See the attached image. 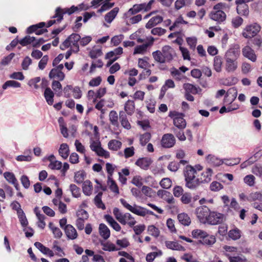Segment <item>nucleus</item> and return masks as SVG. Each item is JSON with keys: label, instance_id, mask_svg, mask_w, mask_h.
Returning <instances> with one entry per match:
<instances>
[{"label": "nucleus", "instance_id": "nucleus-1", "mask_svg": "<svg viewBox=\"0 0 262 262\" xmlns=\"http://www.w3.org/2000/svg\"><path fill=\"white\" fill-rule=\"evenodd\" d=\"M238 57L239 53L234 49H230L226 52L224 56V67L226 72L232 73L236 70L238 64Z\"/></svg>", "mask_w": 262, "mask_h": 262}, {"label": "nucleus", "instance_id": "nucleus-2", "mask_svg": "<svg viewBox=\"0 0 262 262\" xmlns=\"http://www.w3.org/2000/svg\"><path fill=\"white\" fill-rule=\"evenodd\" d=\"M229 8V6L225 3H219L213 6L212 10L209 13V17L217 24H222L226 19L227 15L225 11Z\"/></svg>", "mask_w": 262, "mask_h": 262}, {"label": "nucleus", "instance_id": "nucleus-3", "mask_svg": "<svg viewBox=\"0 0 262 262\" xmlns=\"http://www.w3.org/2000/svg\"><path fill=\"white\" fill-rule=\"evenodd\" d=\"M120 201L124 208L139 216H145L146 214L155 215L154 213L152 211L148 210L140 206H138L135 204H134L133 206L130 205L125 200L123 199H121Z\"/></svg>", "mask_w": 262, "mask_h": 262}, {"label": "nucleus", "instance_id": "nucleus-4", "mask_svg": "<svg viewBox=\"0 0 262 262\" xmlns=\"http://www.w3.org/2000/svg\"><path fill=\"white\" fill-rule=\"evenodd\" d=\"M261 27L257 23L247 25L243 29L242 34L245 38H252L255 36L260 31Z\"/></svg>", "mask_w": 262, "mask_h": 262}, {"label": "nucleus", "instance_id": "nucleus-5", "mask_svg": "<svg viewBox=\"0 0 262 262\" xmlns=\"http://www.w3.org/2000/svg\"><path fill=\"white\" fill-rule=\"evenodd\" d=\"M78 10V8L75 6H72L70 8H66L64 9H61L60 7H57L55 10V14L52 18H57V22L60 23L63 19V15L64 14L71 15Z\"/></svg>", "mask_w": 262, "mask_h": 262}, {"label": "nucleus", "instance_id": "nucleus-6", "mask_svg": "<svg viewBox=\"0 0 262 262\" xmlns=\"http://www.w3.org/2000/svg\"><path fill=\"white\" fill-rule=\"evenodd\" d=\"M211 211L206 206L197 207L195 209V214L199 221L203 224L207 223Z\"/></svg>", "mask_w": 262, "mask_h": 262}, {"label": "nucleus", "instance_id": "nucleus-7", "mask_svg": "<svg viewBox=\"0 0 262 262\" xmlns=\"http://www.w3.org/2000/svg\"><path fill=\"white\" fill-rule=\"evenodd\" d=\"M224 215L216 211H211L207 220V223L210 225H217L222 223Z\"/></svg>", "mask_w": 262, "mask_h": 262}, {"label": "nucleus", "instance_id": "nucleus-8", "mask_svg": "<svg viewBox=\"0 0 262 262\" xmlns=\"http://www.w3.org/2000/svg\"><path fill=\"white\" fill-rule=\"evenodd\" d=\"M176 143V139L174 136L171 134H166L164 135L161 139V145L164 148H170L174 146Z\"/></svg>", "mask_w": 262, "mask_h": 262}, {"label": "nucleus", "instance_id": "nucleus-9", "mask_svg": "<svg viewBox=\"0 0 262 262\" xmlns=\"http://www.w3.org/2000/svg\"><path fill=\"white\" fill-rule=\"evenodd\" d=\"M73 53H77L79 51L78 42H80V36L77 33H72L69 36Z\"/></svg>", "mask_w": 262, "mask_h": 262}, {"label": "nucleus", "instance_id": "nucleus-10", "mask_svg": "<svg viewBox=\"0 0 262 262\" xmlns=\"http://www.w3.org/2000/svg\"><path fill=\"white\" fill-rule=\"evenodd\" d=\"M243 56L252 62H255L257 56L254 51L249 46H246L242 49Z\"/></svg>", "mask_w": 262, "mask_h": 262}, {"label": "nucleus", "instance_id": "nucleus-11", "mask_svg": "<svg viewBox=\"0 0 262 262\" xmlns=\"http://www.w3.org/2000/svg\"><path fill=\"white\" fill-rule=\"evenodd\" d=\"M152 163L151 158L145 157L138 159L135 164L143 170H147Z\"/></svg>", "mask_w": 262, "mask_h": 262}, {"label": "nucleus", "instance_id": "nucleus-12", "mask_svg": "<svg viewBox=\"0 0 262 262\" xmlns=\"http://www.w3.org/2000/svg\"><path fill=\"white\" fill-rule=\"evenodd\" d=\"M121 219L122 220L119 222L124 225L127 224L130 227H133L136 223L134 217L129 213H123Z\"/></svg>", "mask_w": 262, "mask_h": 262}, {"label": "nucleus", "instance_id": "nucleus-13", "mask_svg": "<svg viewBox=\"0 0 262 262\" xmlns=\"http://www.w3.org/2000/svg\"><path fill=\"white\" fill-rule=\"evenodd\" d=\"M247 2L238 3L236 0L235 4L237 5V13L241 15L247 16L249 14L248 6L246 4Z\"/></svg>", "mask_w": 262, "mask_h": 262}, {"label": "nucleus", "instance_id": "nucleus-14", "mask_svg": "<svg viewBox=\"0 0 262 262\" xmlns=\"http://www.w3.org/2000/svg\"><path fill=\"white\" fill-rule=\"evenodd\" d=\"M162 52L166 62H169L173 59V55L174 52L171 47L169 46H164L162 48Z\"/></svg>", "mask_w": 262, "mask_h": 262}, {"label": "nucleus", "instance_id": "nucleus-15", "mask_svg": "<svg viewBox=\"0 0 262 262\" xmlns=\"http://www.w3.org/2000/svg\"><path fill=\"white\" fill-rule=\"evenodd\" d=\"M185 186L189 189L192 190L196 189L201 183L200 179L196 177H193V178L185 180Z\"/></svg>", "mask_w": 262, "mask_h": 262}, {"label": "nucleus", "instance_id": "nucleus-16", "mask_svg": "<svg viewBox=\"0 0 262 262\" xmlns=\"http://www.w3.org/2000/svg\"><path fill=\"white\" fill-rule=\"evenodd\" d=\"M66 235L68 239H74L77 237V233L75 228L71 225H67L64 228Z\"/></svg>", "mask_w": 262, "mask_h": 262}, {"label": "nucleus", "instance_id": "nucleus-17", "mask_svg": "<svg viewBox=\"0 0 262 262\" xmlns=\"http://www.w3.org/2000/svg\"><path fill=\"white\" fill-rule=\"evenodd\" d=\"M163 21V17L160 15L152 17L147 23L145 27L147 29H151L154 27L160 24Z\"/></svg>", "mask_w": 262, "mask_h": 262}, {"label": "nucleus", "instance_id": "nucleus-18", "mask_svg": "<svg viewBox=\"0 0 262 262\" xmlns=\"http://www.w3.org/2000/svg\"><path fill=\"white\" fill-rule=\"evenodd\" d=\"M207 162L214 166H219L224 163V160L220 159L214 155L209 154L206 157Z\"/></svg>", "mask_w": 262, "mask_h": 262}, {"label": "nucleus", "instance_id": "nucleus-19", "mask_svg": "<svg viewBox=\"0 0 262 262\" xmlns=\"http://www.w3.org/2000/svg\"><path fill=\"white\" fill-rule=\"evenodd\" d=\"M105 221L108 224L116 231H120L121 230V226L120 225L113 219V217L109 215L105 214L104 216Z\"/></svg>", "mask_w": 262, "mask_h": 262}, {"label": "nucleus", "instance_id": "nucleus-20", "mask_svg": "<svg viewBox=\"0 0 262 262\" xmlns=\"http://www.w3.org/2000/svg\"><path fill=\"white\" fill-rule=\"evenodd\" d=\"M196 170L191 165H187L184 169L185 180L193 178L195 177Z\"/></svg>", "mask_w": 262, "mask_h": 262}, {"label": "nucleus", "instance_id": "nucleus-21", "mask_svg": "<svg viewBox=\"0 0 262 262\" xmlns=\"http://www.w3.org/2000/svg\"><path fill=\"white\" fill-rule=\"evenodd\" d=\"M119 120L121 125L126 129H129L131 128V125L128 122L126 115L124 111H121L119 112Z\"/></svg>", "mask_w": 262, "mask_h": 262}, {"label": "nucleus", "instance_id": "nucleus-22", "mask_svg": "<svg viewBox=\"0 0 262 262\" xmlns=\"http://www.w3.org/2000/svg\"><path fill=\"white\" fill-rule=\"evenodd\" d=\"M184 116L177 117L173 121L174 127L172 128L184 129L186 126V121L184 119Z\"/></svg>", "mask_w": 262, "mask_h": 262}, {"label": "nucleus", "instance_id": "nucleus-23", "mask_svg": "<svg viewBox=\"0 0 262 262\" xmlns=\"http://www.w3.org/2000/svg\"><path fill=\"white\" fill-rule=\"evenodd\" d=\"M99 231L100 235L104 239H107L110 237V230L104 224L101 223L99 225Z\"/></svg>", "mask_w": 262, "mask_h": 262}, {"label": "nucleus", "instance_id": "nucleus-24", "mask_svg": "<svg viewBox=\"0 0 262 262\" xmlns=\"http://www.w3.org/2000/svg\"><path fill=\"white\" fill-rule=\"evenodd\" d=\"M165 245L168 249L172 250L184 251V248L178 242L172 241H166Z\"/></svg>", "mask_w": 262, "mask_h": 262}, {"label": "nucleus", "instance_id": "nucleus-25", "mask_svg": "<svg viewBox=\"0 0 262 262\" xmlns=\"http://www.w3.org/2000/svg\"><path fill=\"white\" fill-rule=\"evenodd\" d=\"M216 242L215 237L213 235H209L208 233L202 239L199 240V242L203 245L211 246Z\"/></svg>", "mask_w": 262, "mask_h": 262}, {"label": "nucleus", "instance_id": "nucleus-26", "mask_svg": "<svg viewBox=\"0 0 262 262\" xmlns=\"http://www.w3.org/2000/svg\"><path fill=\"white\" fill-rule=\"evenodd\" d=\"M50 79L56 78L60 81H62L65 77L64 74L61 71H57L55 69H52L49 75Z\"/></svg>", "mask_w": 262, "mask_h": 262}, {"label": "nucleus", "instance_id": "nucleus-27", "mask_svg": "<svg viewBox=\"0 0 262 262\" xmlns=\"http://www.w3.org/2000/svg\"><path fill=\"white\" fill-rule=\"evenodd\" d=\"M188 22L184 20L182 15H180L174 21L172 25L170 26V31H173L175 29H180L182 24L186 25Z\"/></svg>", "mask_w": 262, "mask_h": 262}, {"label": "nucleus", "instance_id": "nucleus-28", "mask_svg": "<svg viewBox=\"0 0 262 262\" xmlns=\"http://www.w3.org/2000/svg\"><path fill=\"white\" fill-rule=\"evenodd\" d=\"M69 148L67 143H62L58 150L59 155L63 159H66L69 155Z\"/></svg>", "mask_w": 262, "mask_h": 262}, {"label": "nucleus", "instance_id": "nucleus-29", "mask_svg": "<svg viewBox=\"0 0 262 262\" xmlns=\"http://www.w3.org/2000/svg\"><path fill=\"white\" fill-rule=\"evenodd\" d=\"M178 220L180 223L184 226H189L191 223L190 217L185 213L179 214L178 215Z\"/></svg>", "mask_w": 262, "mask_h": 262}, {"label": "nucleus", "instance_id": "nucleus-30", "mask_svg": "<svg viewBox=\"0 0 262 262\" xmlns=\"http://www.w3.org/2000/svg\"><path fill=\"white\" fill-rule=\"evenodd\" d=\"M212 170L208 168L206 170L202 173V177L200 181L202 183H208L211 180Z\"/></svg>", "mask_w": 262, "mask_h": 262}, {"label": "nucleus", "instance_id": "nucleus-31", "mask_svg": "<svg viewBox=\"0 0 262 262\" xmlns=\"http://www.w3.org/2000/svg\"><path fill=\"white\" fill-rule=\"evenodd\" d=\"M58 121L61 134L64 138H68L69 136L68 129L66 126V124L64 121L63 118L62 117H59Z\"/></svg>", "mask_w": 262, "mask_h": 262}, {"label": "nucleus", "instance_id": "nucleus-32", "mask_svg": "<svg viewBox=\"0 0 262 262\" xmlns=\"http://www.w3.org/2000/svg\"><path fill=\"white\" fill-rule=\"evenodd\" d=\"M54 96V93L50 88H46L44 92V97L49 105L53 104Z\"/></svg>", "mask_w": 262, "mask_h": 262}, {"label": "nucleus", "instance_id": "nucleus-33", "mask_svg": "<svg viewBox=\"0 0 262 262\" xmlns=\"http://www.w3.org/2000/svg\"><path fill=\"white\" fill-rule=\"evenodd\" d=\"M93 188L92 183L90 180H86L84 181L82 186V190L83 193L89 196L92 194V191Z\"/></svg>", "mask_w": 262, "mask_h": 262}, {"label": "nucleus", "instance_id": "nucleus-34", "mask_svg": "<svg viewBox=\"0 0 262 262\" xmlns=\"http://www.w3.org/2000/svg\"><path fill=\"white\" fill-rule=\"evenodd\" d=\"M24 153L27 154V155H19L16 157V160L19 162H30L32 160V157L30 155L31 154V149H29L25 151Z\"/></svg>", "mask_w": 262, "mask_h": 262}, {"label": "nucleus", "instance_id": "nucleus-35", "mask_svg": "<svg viewBox=\"0 0 262 262\" xmlns=\"http://www.w3.org/2000/svg\"><path fill=\"white\" fill-rule=\"evenodd\" d=\"M118 11L119 8L118 7L114 8L105 15V20L108 23H111L115 18Z\"/></svg>", "mask_w": 262, "mask_h": 262}, {"label": "nucleus", "instance_id": "nucleus-36", "mask_svg": "<svg viewBox=\"0 0 262 262\" xmlns=\"http://www.w3.org/2000/svg\"><path fill=\"white\" fill-rule=\"evenodd\" d=\"M122 143L117 140H111L108 143V147L110 150L117 151L121 148Z\"/></svg>", "mask_w": 262, "mask_h": 262}, {"label": "nucleus", "instance_id": "nucleus-37", "mask_svg": "<svg viewBox=\"0 0 262 262\" xmlns=\"http://www.w3.org/2000/svg\"><path fill=\"white\" fill-rule=\"evenodd\" d=\"M49 227L50 229V230L52 231L54 237L56 238H60L61 237L62 235V233L60 229L57 227H56L53 223L50 222L49 224Z\"/></svg>", "mask_w": 262, "mask_h": 262}, {"label": "nucleus", "instance_id": "nucleus-38", "mask_svg": "<svg viewBox=\"0 0 262 262\" xmlns=\"http://www.w3.org/2000/svg\"><path fill=\"white\" fill-rule=\"evenodd\" d=\"M135 103L133 100H128L125 104L124 110L128 115H132L135 111Z\"/></svg>", "mask_w": 262, "mask_h": 262}, {"label": "nucleus", "instance_id": "nucleus-39", "mask_svg": "<svg viewBox=\"0 0 262 262\" xmlns=\"http://www.w3.org/2000/svg\"><path fill=\"white\" fill-rule=\"evenodd\" d=\"M21 86L20 83L15 80H8L6 81L2 85L3 90L7 89L8 88H18Z\"/></svg>", "mask_w": 262, "mask_h": 262}, {"label": "nucleus", "instance_id": "nucleus-40", "mask_svg": "<svg viewBox=\"0 0 262 262\" xmlns=\"http://www.w3.org/2000/svg\"><path fill=\"white\" fill-rule=\"evenodd\" d=\"M228 235L230 238L235 241L239 239L241 237V231L238 228H235L233 229L229 230Z\"/></svg>", "mask_w": 262, "mask_h": 262}, {"label": "nucleus", "instance_id": "nucleus-41", "mask_svg": "<svg viewBox=\"0 0 262 262\" xmlns=\"http://www.w3.org/2000/svg\"><path fill=\"white\" fill-rule=\"evenodd\" d=\"M101 245L103 246L102 249L105 251L111 252L120 250V248H117L115 244L109 242L102 243Z\"/></svg>", "mask_w": 262, "mask_h": 262}, {"label": "nucleus", "instance_id": "nucleus-42", "mask_svg": "<svg viewBox=\"0 0 262 262\" xmlns=\"http://www.w3.org/2000/svg\"><path fill=\"white\" fill-rule=\"evenodd\" d=\"M86 176L85 171L81 170L76 172L75 173L74 181L77 184L82 183Z\"/></svg>", "mask_w": 262, "mask_h": 262}, {"label": "nucleus", "instance_id": "nucleus-43", "mask_svg": "<svg viewBox=\"0 0 262 262\" xmlns=\"http://www.w3.org/2000/svg\"><path fill=\"white\" fill-rule=\"evenodd\" d=\"M152 56L154 58V59L161 63H163L166 62L163 54L162 52H161L159 50H157L152 53Z\"/></svg>", "mask_w": 262, "mask_h": 262}, {"label": "nucleus", "instance_id": "nucleus-44", "mask_svg": "<svg viewBox=\"0 0 262 262\" xmlns=\"http://www.w3.org/2000/svg\"><path fill=\"white\" fill-rule=\"evenodd\" d=\"M35 41V37L27 35L23 39L20 40L19 43L23 46H26L31 43H32L33 45L34 43V41Z\"/></svg>", "mask_w": 262, "mask_h": 262}, {"label": "nucleus", "instance_id": "nucleus-45", "mask_svg": "<svg viewBox=\"0 0 262 262\" xmlns=\"http://www.w3.org/2000/svg\"><path fill=\"white\" fill-rule=\"evenodd\" d=\"M102 195V192H99L98 194L95 197L94 202L96 206L98 208L104 210L105 209V206L101 200Z\"/></svg>", "mask_w": 262, "mask_h": 262}, {"label": "nucleus", "instance_id": "nucleus-46", "mask_svg": "<svg viewBox=\"0 0 262 262\" xmlns=\"http://www.w3.org/2000/svg\"><path fill=\"white\" fill-rule=\"evenodd\" d=\"M45 26V23L41 22L36 25H33L29 27L26 31L27 33L31 34L35 32L36 30L39 28H42Z\"/></svg>", "mask_w": 262, "mask_h": 262}, {"label": "nucleus", "instance_id": "nucleus-47", "mask_svg": "<svg viewBox=\"0 0 262 262\" xmlns=\"http://www.w3.org/2000/svg\"><path fill=\"white\" fill-rule=\"evenodd\" d=\"M244 182L249 187H253L255 184V178L252 174L246 176L243 179Z\"/></svg>", "mask_w": 262, "mask_h": 262}, {"label": "nucleus", "instance_id": "nucleus-48", "mask_svg": "<svg viewBox=\"0 0 262 262\" xmlns=\"http://www.w3.org/2000/svg\"><path fill=\"white\" fill-rule=\"evenodd\" d=\"M207 233L203 230L200 229H195L192 231V235L195 238L202 239L206 236Z\"/></svg>", "mask_w": 262, "mask_h": 262}, {"label": "nucleus", "instance_id": "nucleus-49", "mask_svg": "<svg viewBox=\"0 0 262 262\" xmlns=\"http://www.w3.org/2000/svg\"><path fill=\"white\" fill-rule=\"evenodd\" d=\"M222 58L220 56H216L214 58V68L217 72H220L222 71Z\"/></svg>", "mask_w": 262, "mask_h": 262}, {"label": "nucleus", "instance_id": "nucleus-50", "mask_svg": "<svg viewBox=\"0 0 262 262\" xmlns=\"http://www.w3.org/2000/svg\"><path fill=\"white\" fill-rule=\"evenodd\" d=\"M140 12H141V11L139 4H135L128 10V11L125 13V15L128 17Z\"/></svg>", "mask_w": 262, "mask_h": 262}, {"label": "nucleus", "instance_id": "nucleus-51", "mask_svg": "<svg viewBox=\"0 0 262 262\" xmlns=\"http://www.w3.org/2000/svg\"><path fill=\"white\" fill-rule=\"evenodd\" d=\"M183 130L184 129L172 128V130L174 134L178 138V139L181 141H184L186 139Z\"/></svg>", "mask_w": 262, "mask_h": 262}, {"label": "nucleus", "instance_id": "nucleus-52", "mask_svg": "<svg viewBox=\"0 0 262 262\" xmlns=\"http://www.w3.org/2000/svg\"><path fill=\"white\" fill-rule=\"evenodd\" d=\"M109 117L111 124L117 126L118 125V116L117 112L115 111H111L109 114Z\"/></svg>", "mask_w": 262, "mask_h": 262}, {"label": "nucleus", "instance_id": "nucleus-53", "mask_svg": "<svg viewBox=\"0 0 262 262\" xmlns=\"http://www.w3.org/2000/svg\"><path fill=\"white\" fill-rule=\"evenodd\" d=\"M151 138V135L149 133H145L140 136V143L142 146L145 145Z\"/></svg>", "mask_w": 262, "mask_h": 262}, {"label": "nucleus", "instance_id": "nucleus-54", "mask_svg": "<svg viewBox=\"0 0 262 262\" xmlns=\"http://www.w3.org/2000/svg\"><path fill=\"white\" fill-rule=\"evenodd\" d=\"M250 202L255 201H262V193L260 192H254L249 194Z\"/></svg>", "mask_w": 262, "mask_h": 262}, {"label": "nucleus", "instance_id": "nucleus-55", "mask_svg": "<svg viewBox=\"0 0 262 262\" xmlns=\"http://www.w3.org/2000/svg\"><path fill=\"white\" fill-rule=\"evenodd\" d=\"M4 177L6 180L11 184L17 181L14 174L11 172H5L4 173Z\"/></svg>", "mask_w": 262, "mask_h": 262}, {"label": "nucleus", "instance_id": "nucleus-56", "mask_svg": "<svg viewBox=\"0 0 262 262\" xmlns=\"http://www.w3.org/2000/svg\"><path fill=\"white\" fill-rule=\"evenodd\" d=\"M185 90V93H192L193 94H196L198 92L197 88L192 84L185 83L183 86Z\"/></svg>", "mask_w": 262, "mask_h": 262}, {"label": "nucleus", "instance_id": "nucleus-57", "mask_svg": "<svg viewBox=\"0 0 262 262\" xmlns=\"http://www.w3.org/2000/svg\"><path fill=\"white\" fill-rule=\"evenodd\" d=\"M155 3L154 0H150L148 3H142L139 4L141 12H147L151 9L152 5Z\"/></svg>", "mask_w": 262, "mask_h": 262}, {"label": "nucleus", "instance_id": "nucleus-58", "mask_svg": "<svg viewBox=\"0 0 262 262\" xmlns=\"http://www.w3.org/2000/svg\"><path fill=\"white\" fill-rule=\"evenodd\" d=\"M148 44H143L142 45L137 46L134 50V54H143L147 50Z\"/></svg>", "mask_w": 262, "mask_h": 262}, {"label": "nucleus", "instance_id": "nucleus-59", "mask_svg": "<svg viewBox=\"0 0 262 262\" xmlns=\"http://www.w3.org/2000/svg\"><path fill=\"white\" fill-rule=\"evenodd\" d=\"M70 189L74 198H78L80 196V188L76 185L72 184L70 185Z\"/></svg>", "mask_w": 262, "mask_h": 262}, {"label": "nucleus", "instance_id": "nucleus-60", "mask_svg": "<svg viewBox=\"0 0 262 262\" xmlns=\"http://www.w3.org/2000/svg\"><path fill=\"white\" fill-rule=\"evenodd\" d=\"M17 216L22 227L24 228L26 227L28 225V222L24 212L23 211L20 213L18 214Z\"/></svg>", "mask_w": 262, "mask_h": 262}, {"label": "nucleus", "instance_id": "nucleus-61", "mask_svg": "<svg viewBox=\"0 0 262 262\" xmlns=\"http://www.w3.org/2000/svg\"><path fill=\"white\" fill-rule=\"evenodd\" d=\"M148 232L151 235L157 237L160 234V231L159 229L156 227L154 225H150L148 227Z\"/></svg>", "mask_w": 262, "mask_h": 262}, {"label": "nucleus", "instance_id": "nucleus-62", "mask_svg": "<svg viewBox=\"0 0 262 262\" xmlns=\"http://www.w3.org/2000/svg\"><path fill=\"white\" fill-rule=\"evenodd\" d=\"M240 161L241 158H239L224 159V163H225L227 166H233L234 165H237L240 163Z\"/></svg>", "mask_w": 262, "mask_h": 262}, {"label": "nucleus", "instance_id": "nucleus-63", "mask_svg": "<svg viewBox=\"0 0 262 262\" xmlns=\"http://www.w3.org/2000/svg\"><path fill=\"white\" fill-rule=\"evenodd\" d=\"M107 183L110 185V189L112 191L116 194L119 193V191L118 187L115 182L112 178H111V180L108 179Z\"/></svg>", "mask_w": 262, "mask_h": 262}, {"label": "nucleus", "instance_id": "nucleus-64", "mask_svg": "<svg viewBox=\"0 0 262 262\" xmlns=\"http://www.w3.org/2000/svg\"><path fill=\"white\" fill-rule=\"evenodd\" d=\"M231 23L234 28H237L242 25L243 19L240 16H237L232 18Z\"/></svg>", "mask_w": 262, "mask_h": 262}]
</instances>
